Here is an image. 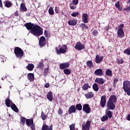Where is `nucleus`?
I'll list each match as a JSON object with an SVG mask.
<instances>
[{"label":"nucleus","mask_w":130,"mask_h":130,"mask_svg":"<svg viewBox=\"0 0 130 130\" xmlns=\"http://www.w3.org/2000/svg\"><path fill=\"white\" fill-rule=\"evenodd\" d=\"M25 121H26V118H25V117L21 118L20 122H21V124H23V125H24V124H25Z\"/></svg>","instance_id":"obj_41"},{"label":"nucleus","mask_w":130,"mask_h":130,"mask_svg":"<svg viewBox=\"0 0 130 130\" xmlns=\"http://www.w3.org/2000/svg\"><path fill=\"white\" fill-rule=\"evenodd\" d=\"M20 12H27V8H26V6L25 4L21 3L20 5Z\"/></svg>","instance_id":"obj_22"},{"label":"nucleus","mask_w":130,"mask_h":130,"mask_svg":"<svg viewBox=\"0 0 130 130\" xmlns=\"http://www.w3.org/2000/svg\"><path fill=\"white\" fill-rule=\"evenodd\" d=\"M127 3H128V4H129L130 3V0H128Z\"/></svg>","instance_id":"obj_63"},{"label":"nucleus","mask_w":130,"mask_h":130,"mask_svg":"<svg viewBox=\"0 0 130 130\" xmlns=\"http://www.w3.org/2000/svg\"><path fill=\"white\" fill-rule=\"evenodd\" d=\"M62 110H61V108H59L58 111V113L59 114V115H61V114H62Z\"/></svg>","instance_id":"obj_51"},{"label":"nucleus","mask_w":130,"mask_h":130,"mask_svg":"<svg viewBox=\"0 0 130 130\" xmlns=\"http://www.w3.org/2000/svg\"><path fill=\"white\" fill-rule=\"evenodd\" d=\"M100 130H105L104 128L101 129Z\"/></svg>","instance_id":"obj_64"},{"label":"nucleus","mask_w":130,"mask_h":130,"mask_svg":"<svg viewBox=\"0 0 130 130\" xmlns=\"http://www.w3.org/2000/svg\"><path fill=\"white\" fill-rule=\"evenodd\" d=\"M115 6L116 7V8H118L120 6V5H119V1H117L115 4Z\"/></svg>","instance_id":"obj_50"},{"label":"nucleus","mask_w":130,"mask_h":130,"mask_svg":"<svg viewBox=\"0 0 130 130\" xmlns=\"http://www.w3.org/2000/svg\"><path fill=\"white\" fill-rule=\"evenodd\" d=\"M31 128L32 130H35V126H34V124H32V125H31Z\"/></svg>","instance_id":"obj_55"},{"label":"nucleus","mask_w":130,"mask_h":130,"mask_svg":"<svg viewBox=\"0 0 130 130\" xmlns=\"http://www.w3.org/2000/svg\"><path fill=\"white\" fill-rule=\"evenodd\" d=\"M117 63H118V64H121L123 63V59L121 58H118L117 59Z\"/></svg>","instance_id":"obj_39"},{"label":"nucleus","mask_w":130,"mask_h":130,"mask_svg":"<svg viewBox=\"0 0 130 130\" xmlns=\"http://www.w3.org/2000/svg\"><path fill=\"white\" fill-rule=\"evenodd\" d=\"M92 34L94 36H97L98 35V31L94 30L92 32Z\"/></svg>","instance_id":"obj_47"},{"label":"nucleus","mask_w":130,"mask_h":130,"mask_svg":"<svg viewBox=\"0 0 130 130\" xmlns=\"http://www.w3.org/2000/svg\"><path fill=\"white\" fill-rule=\"evenodd\" d=\"M100 105L101 107H105L106 105V95H102L101 98Z\"/></svg>","instance_id":"obj_8"},{"label":"nucleus","mask_w":130,"mask_h":130,"mask_svg":"<svg viewBox=\"0 0 130 130\" xmlns=\"http://www.w3.org/2000/svg\"><path fill=\"white\" fill-rule=\"evenodd\" d=\"M42 130H52V125L48 126L44 124L42 126Z\"/></svg>","instance_id":"obj_20"},{"label":"nucleus","mask_w":130,"mask_h":130,"mask_svg":"<svg viewBox=\"0 0 130 130\" xmlns=\"http://www.w3.org/2000/svg\"><path fill=\"white\" fill-rule=\"evenodd\" d=\"M86 65L88 67V68H93V67L94 66L93 65V62H92V61L91 60L88 61L86 63Z\"/></svg>","instance_id":"obj_33"},{"label":"nucleus","mask_w":130,"mask_h":130,"mask_svg":"<svg viewBox=\"0 0 130 130\" xmlns=\"http://www.w3.org/2000/svg\"><path fill=\"white\" fill-rule=\"evenodd\" d=\"M49 86H50V84H49V83H47L45 84V88H49Z\"/></svg>","instance_id":"obj_54"},{"label":"nucleus","mask_w":130,"mask_h":130,"mask_svg":"<svg viewBox=\"0 0 130 130\" xmlns=\"http://www.w3.org/2000/svg\"><path fill=\"white\" fill-rule=\"evenodd\" d=\"M11 108L12 110H14L15 112H18V109L16 105L15 104H13L12 105H11Z\"/></svg>","instance_id":"obj_34"},{"label":"nucleus","mask_w":130,"mask_h":130,"mask_svg":"<svg viewBox=\"0 0 130 130\" xmlns=\"http://www.w3.org/2000/svg\"><path fill=\"white\" fill-rule=\"evenodd\" d=\"M27 78L30 82H33L34 81L35 76L33 73H28L27 74Z\"/></svg>","instance_id":"obj_21"},{"label":"nucleus","mask_w":130,"mask_h":130,"mask_svg":"<svg viewBox=\"0 0 130 130\" xmlns=\"http://www.w3.org/2000/svg\"><path fill=\"white\" fill-rule=\"evenodd\" d=\"M76 124H72L71 125H70V130H76Z\"/></svg>","instance_id":"obj_42"},{"label":"nucleus","mask_w":130,"mask_h":130,"mask_svg":"<svg viewBox=\"0 0 130 130\" xmlns=\"http://www.w3.org/2000/svg\"><path fill=\"white\" fill-rule=\"evenodd\" d=\"M124 53H125L127 55H130V48L124 50Z\"/></svg>","instance_id":"obj_40"},{"label":"nucleus","mask_w":130,"mask_h":130,"mask_svg":"<svg viewBox=\"0 0 130 130\" xmlns=\"http://www.w3.org/2000/svg\"><path fill=\"white\" fill-rule=\"evenodd\" d=\"M48 12L50 15H54V11L53 10V8H52V7H50L49 9Z\"/></svg>","instance_id":"obj_37"},{"label":"nucleus","mask_w":130,"mask_h":130,"mask_svg":"<svg viewBox=\"0 0 130 130\" xmlns=\"http://www.w3.org/2000/svg\"><path fill=\"white\" fill-rule=\"evenodd\" d=\"M106 114H107V116H108L109 118H111V117H112L113 112H111V111H109V110H107L106 111Z\"/></svg>","instance_id":"obj_27"},{"label":"nucleus","mask_w":130,"mask_h":130,"mask_svg":"<svg viewBox=\"0 0 130 130\" xmlns=\"http://www.w3.org/2000/svg\"><path fill=\"white\" fill-rule=\"evenodd\" d=\"M55 12L56 14H59V8L57 7L55 8Z\"/></svg>","instance_id":"obj_49"},{"label":"nucleus","mask_w":130,"mask_h":130,"mask_svg":"<svg viewBox=\"0 0 130 130\" xmlns=\"http://www.w3.org/2000/svg\"><path fill=\"white\" fill-rule=\"evenodd\" d=\"M106 75L108 77H112V71L110 69H107L106 71Z\"/></svg>","instance_id":"obj_28"},{"label":"nucleus","mask_w":130,"mask_h":130,"mask_svg":"<svg viewBox=\"0 0 130 130\" xmlns=\"http://www.w3.org/2000/svg\"><path fill=\"white\" fill-rule=\"evenodd\" d=\"M74 48L76 49V50H79L81 51V50H83V49H85V46L81 44L80 42H77L75 45Z\"/></svg>","instance_id":"obj_6"},{"label":"nucleus","mask_w":130,"mask_h":130,"mask_svg":"<svg viewBox=\"0 0 130 130\" xmlns=\"http://www.w3.org/2000/svg\"><path fill=\"white\" fill-rule=\"evenodd\" d=\"M77 20L76 19H70L68 21V25L70 26H76L77 25Z\"/></svg>","instance_id":"obj_16"},{"label":"nucleus","mask_w":130,"mask_h":130,"mask_svg":"<svg viewBox=\"0 0 130 130\" xmlns=\"http://www.w3.org/2000/svg\"><path fill=\"white\" fill-rule=\"evenodd\" d=\"M70 67V63L69 62H64L60 64L59 68L61 70H65Z\"/></svg>","instance_id":"obj_12"},{"label":"nucleus","mask_w":130,"mask_h":130,"mask_svg":"<svg viewBox=\"0 0 130 130\" xmlns=\"http://www.w3.org/2000/svg\"><path fill=\"white\" fill-rule=\"evenodd\" d=\"M117 37L119 38H122L123 36H124V31L122 28H119L117 31Z\"/></svg>","instance_id":"obj_11"},{"label":"nucleus","mask_w":130,"mask_h":130,"mask_svg":"<svg viewBox=\"0 0 130 130\" xmlns=\"http://www.w3.org/2000/svg\"><path fill=\"white\" fill-rule=\"evenodd\" d=\"M92 88L95 92H98V91H99V87H98V84H97V83H94L93 84Z\"/></svg>","instance_id":"obj_29"},{"label":"nucleus","mask_w":130,"mask_h":130,"mask_svg":"<svg viewBox=\"0 0 130 130\" xmlns=\"http://www.w3.org/2000/svg\"><path fill=\"white\" fill-rule=\"evenodd\" d=\"M47 98L49 101H52L53 100V96L52 95V92L51 91H49L47 95Z\"/></svg>","instance_id":"obj_24"},{"label":"nucleus","mask_w":130,"mask_h":130,"mask_svg":"<svg viewBox=\"0 0 130 130\" xmlns=\"http://www.w3.org/2000/svg\"><path fill=\"white\" fill-rule=\"evenodd\" d=\"M108 119V116H107V115H104L101 118V120L103 122L106 121V120H107Z\"/></svg>","instance_id":"obj_38"},{"label":"nucleus","mask_w":130,"mask_h":130,"mask_svg":"<svg viewBox=\"0 0 130 130\" xmlns=\"http://www.w3.org/2000/svg\"><path fill=\"white\" fill-rule=\"evenodd\" d=\"M43 68V63L42 62H40L38 64V69H42Z\"/></svg>","instance_id":"obj_44"},{"label":"nucleus","mask_w":130,"mask_h":130,"mask_svg":"<svg viewBox=\"0 0 130 130\" xmlns=\"http://www.w3.org/2000/svg\"><path fill=\"white\" fill-rule=\"evenodd\" d=\"M25 123H26V125H27V126H30L31 125H33V123H34L33 119H27L26 120Z\"/></svg>","instance_id":"obj_23"},{"label":"nucleus","mask_w":130,"mask_h":130,"mask_svg":"<svg viewBox=\"0 0 130 130\" xmlns=\"http://www.w3.org/2000/svg\"><path fill=\"white\" fill-rule=\"evenodd\" d=\"M0 8H3V2H2V0H0Z\"/></svg>","instance_id":"obj_60"},{"label":"nucleus","mask_w":130,"mask_h":130,"mask_svg":"<svg viewBox=\"0 0 130 130\" xmlns=\"http://www.w3.org/2000/svg\"><path fill=\"white\" fill-rule=\"evenodd\" d=\"M124 11H125L126 12H130V6H128L126 8H124Z\"/></svg>","instance_id":"obj_48"},{"label":"nucleus","mask_w":130,"mask_h":130,"mask_svg":"<svg viewBox=\"0 0 130 130\" xmlns=\"http://www.w3.org/2000/svg\"><path fill=\"white\" fill-rule=\"evenodd\" d=\"M14 53L16 57H17V58H19V59H21L24 55V51L19 47H16L14 49Z\"/></svg>","instance_id":"obj_3"},{"label":"nucleus","mask_w":130,"mask_h":130,"mask_svg":"<svg viewBox=\"0 0 130 130\" xmlns=\"http://www.w3.org/2000/svg\"><path fill=\"white\" fill-rule=\"evenodd\" d=\"M89 105L84 104L83 106V110L85 113H91V108L89 107Z\"/></svg>","instance_id":"obj_9"},{"label":"nucleus","mask_w":130,"mask_h":130,"mask_svg":"<svg viewBox=\"0 0 130 130\" xmlns=\"http://www.w3.org/2000/svg\"><path fill=\"white\" fill-rule=\"evenodd\" d=\"M117 8H118V10H119V11H122V8H121L120 6H119Z\"/></svg>","instance_id":"obj_57"},{"label":"nucleus","mask_w":130,"mask_h":130,"mask_svg":"<svg viewBox=\"0 0 130 130\" xmlns=\"http://www.w3.org/2000/svg\"><path fill=\"white\" fill-rule=\"evenodd\" d=\"M117 101V97L115 95H111L109 98L107 103V107L109 109L111 110H114L115 109V104Z\"/></svg>","instance_id":"obj_2"},{"label":"nucleus","mask_w":130,"mask_h":130,"mask_svg":"<svg viewBox=\"0 0 130 130\" xmlns=\"http://www.w3.org/2000/svg\"><path fill=\"white\" fill-rule=\"evenodd\" d=\"M44 35H45V37H48V32H47V31H46V30H45Z\"/></svg>","instance_id":"obj_53"},{"label":"nucleus","mask_w":130,"mask_h":130,"mask_svg":"<svg viewBox=\"0 0 130 130\" xmlns=\"http://www.w3.org/2000/svg\"><path fill=\"white\" fill-rule=\"evenodd\" d=\"M114 82H115V83H116V82H118V78H115L114 79Z\"/></svg>","instance_id":"obj_61"},{"label":"nucleus","mask_w":130,"mask_h":130,"mask_svg":"<svg viewBox=\"0 0 130 130\" xmlns=\"http://www.w3.org/2000/svg\"><path fill=\"white\" fill-rule=\"evenodd\" d=\"M4 57L5 56L0 55V62H4Z\"/></svg>","instance_id":"obj_52"},{"label":"nucleus","mask_w":130,"mask_h":130,"mask_svg":"<svg viewBox=\"0 0 130 130\" xmlns=\"http://www.w3.org/2000/svg\"><path fill=\"white\" fill-rule=\"evenodd\" d=\"M103 58H104V57L103 56H100L99 55H96L95 56V61L96 63H100L102 60H103Z\"/></svg>","instance_id":"obj_13"},{"label":"nucleus","mask_w":130,"mask_h":130,"mask_svg":"<svg viewBox=\"0 0 130 130\" xmlns=\"http://www.w3.org/2000/svg\"><path fill=\"white\" fill-rule=\"evenodd\" d=\"M39 44L41 47H43V46H45V44H46V41H45V37H41L39 40Z\"/></svg>","instance_id":"obj_10"},{"label":"nucleus","mask_w":130,"mask_h":130,"mask_svg":"<svg viewBox=\"0 0 130 130\" xmlns=\"http://www.w3.org/2000/svg\"><path fill=\"white\" fill-rule=\"evenodd\" d=\"M94 82L99 85H103L104 84V79L102 78H97L95 79Z\"/></svg>","instance_id":"obj_18"},{"label":"nucleus","mask_w":130,"mask_h":130,"mask_svg":"<svg viewBox=\"0 0 130 130\" xmlns=\"http://www.w3.org/2000/svg\"><path fill=\"white\" fill-rule=\"evenodd\" d=\"M124 27V24H121L119 25V28H123Z\"/></svg>","instance_id":"obj_59"},{"label":"nucleus","mask_w":130,"mask_h":130,"mask_svg":"<svg viewBox=\"0 0 130 130\" xmlns=\"http://www.w3.org/2000/svg\"><path fill=\"white\" fill-rule=\"evenodd\" d=\"M91 125V121H87L85 124H82V130H90V126Z\"/></svg>","instance_id":"obj_7"},{"label":"nucleus","mask_w":130,"mask_h":130,"mask_svg":"<svg viewBox=\"0 0 130 130\" xmlns=\"http://www.w3.org/2000/svg\"><path fill=\"white\" fill-rule=\"evenodd\" d=\"M70 9H71V10H75V6H70Z\"/></svg>","instance_id":"obj_58"},{"label":"nucleus","mask_w":130,"mask_h":130,"mask_svg":"<svg viewBox=\"0 0 130 130\" xmlns=\"http://www.w3.org/2000/svg\"><path fill=\"white\" fill-rule=\"evenodd\" d=\"M75 108H76V109L77 110H79V111H81V110H82V105L81 104H77L76 105Z\"/></svg>","instance_id":"obj_36"},{"label":"nucleus","mask_w":130,"mask_h":130,"mask_svg":"<svg viewBox=\"0 0 130 130\" xmlns=\"http://www.w3.org/2000/svg\"><path fill=\"white\" fill-rule=\"evenodd\" d=\"M26 69H27V70L30 71H33V69H34V64H28L26 67Z\"/></svg>","instance_id":"obj_30"},{"label":"nucleus","mask_w":130,"mask_h":130,"mask_svg":"<svg viewBox=\"0 0 130 130\" xmlns=\"http://www.w3.org/2000/svg\"><path fill=\"white\" fill-rule=\"evenodd\" d=\"M13 6V3L10 1H7L5 2V7L6 8H11Z\"/></svg>","instance_id":"obj_31"},{"label":"nucleus","mask_w":130,"mask_h":130,"mask_svg":"<svg viewBox=\"0 0 130 130\" xmlns=\"http://www.w3.org/2000/svg\"><path fill=\"white\" fill-rule=\"evenodd\" d=\"M41 117L43 120H45V119H46V114L43 113V112H42Z\"/></svg>","instance_id":"obj_43"},{"label":"nucleus","mask_w":130,"mask_h":130,"mask_svg":"<svg viewBox=\"0 0 130 130\" xmlns=\"http://www.w3.org/2000/svg\"><path fill=\"white\" fill-rule=\"evenodd\" d=\"M77 111V109L76 108V107L74 105L71 106L68 110V112L69 114H72V113H75V112Z\"/></svg>","instance_id":"obj_14"},{"label":"nucleus","mask_w":130,"mask_h":130,"mask_svg":"<svg viewBox=\"0 0 130 130\" xmlns=\"http://www.w3.org/2000/svg\"><path fill=\"white\" fill-rule=\"evenodd\" d=\"M13 103L12 101L10 100V99L8 98L5 101V104L7 107H11V104Z\"/></svg>","instance_id":"obj_25"},{"label":"nucleus","mask_w":130,"mask_h":130,"mask_svg":"<svg viewBox=\"0 0 130 130\" xmlns=\"http://www.w3.org/2000/svg\"><path fill=\"white\" fill-rule=\"evenodd\" d=\"M63 72L65 74V75H71V73H72V72L71 71V70L69 69H65L63 70Z\"/></svg>","instance_id":"obj_35"},{"label":"nucleus","mask_w":130,"mask_h":130,"mask_svg":"<svg viewBox=\"0 0 130 130\" xmlns=\"http://www.w3.org/2000/svg\"><path fill=\"white\" fill-rule=\"evenodd\" d=\"M94 74L96 75V76H103V70H102L101 69H96L94 71Z\"/></svg>","instance_id":"obj_19"},{"label":"nucleus","mask_w":130,"mask_h":130,"mask_svg":"<svg viewBox=\"0 0 130 130\" xmlns=\"http://www.w3.org/2000/svg\"><path fill=\"white\" fill-rule=\"evenodd\" d=\"M71 16L72 17H77V16H79V12H74L71 14Z\"/></svg>","instance_id":"obj_45"},{"label":"nucleus","mask_w":130,"mask_h":130,"mask_svg":"<svg viewBox=\"0 0 130 130\" xmlns=\"http://www.w3.org/2000/svg\"><path fill=\"white\" fill-rule=\"evenodd\" d=\"M15 16H19V13L18 12H15Z\"/></svg>","instance_id":"obj_62"},{"label":"nucleus","mask_w":130,"mask_h":130,"mask_svg":"<svg viewBox=\"0 0 130 130\" xmlns=\"http://www.w3.org/2000/svg\"><path fill=\"white\" fill-rule=\"evenodd\" d=\"M123 88L128 96H130V82L128 81H124Z\"/></svg>","instance_id":"obj_4"},{"label":"nucleus","mask_w":130,"mask_h":130,"mask_svg":"<svg viewBox=\"0 0 130 130\" xmlns=\"http://www.w3.org/2000/svg\"><path fill=\"white\" fill-rule=\"evenodd\" d=\"M89 18V16H88V14L86 13H84L82 14V22L83 23H88V19Z\"/></svg>","instance_id":"obj_17"},{"label":"nucleus","mask_w":130,"mask_h":130,"mask_svg":"<svg viewBox=\"0 0 130 130\" xmlns=\"http://www.w3.org/2000/svg\"><path fill=\"white\" fill-rule=\"evenodd\" d=\"M80 26L81 28H82V29H89V27H88V25H87L85 23H81L80 24Z\"/></svg>","instance_id":"obj_32"},{"label":"nucleus","mask_w":130,"mask_h":130,"mask_svg":"<svg viewBox=\"0 0 130 130\" xmlns=\"http://www.w3.org/2000/svg\"><path fill=\"white\" fill-rule=\"evenodd\" d=\"M67 50H68V46L66 45H62L59 49L57 47L55 48V51L57 54H64L67 52Z\"/></svg>","instance_id":"obj_5"},{"label":"nucleus","mask_w":130,"mask_h":130,"mask_svg":"<svg viewBox=\"0 0 130 130\" xmlns=\"http://www.w3.org/2000/svg\"><path fill=\"white\" fill-rule=\"evenodd\" d=\"M127 120H129L130 121V114H128L126 117Z\"/></svg>","instance_id":"obj_56"},{"label":"nucleus","mask_w":130,"mask_h":130,"mask_svg":"<svg viewBox=\"0 0 130 130\" xmlns=\"http://www.w3.org/2000/svg\"><path fill=\"white\" fill-rule=\"evenodd\" d=\"M90 88H91V86H90V85L88 83H85L83 85V86H82V90H84V91L90 89Z\"/></svg>","instance_id":"obj_26"},{"label":"nucleus","mask_w":130,"mask_h":130,"mask_svg":"<svg viewBox=\"0 0 130 130\" xmlns=\"http://www.w3.org/2000/svg\"><path fill=\"white\" fill-rule=\"evenodd\" d=\"M73 4L75 6L78 5L79 4V0H73Z\"/></svg>","instance_id":"obj_46"},{"label":"nucleus","mask_w":130,"mask_h":130,"mask_svg":"<svg viewBox=\"0 0 130 130\" xmlns=\"http://www.w3.org/2000/svg\"><path fill=\"white\" fill-rule=\"evenodd\" d=\"M24 26L27 30H30V32L32 35H35V36L39 37L42 35L43 33L42 28L39 26V25L29 22L25 23Z\"/></svg>","instance_id":"obj_1"},{"label":"nucleus","mask_w":130,"mask_h":130,"mask_svg":"<svg viewBox=\"0 0 130 130\" xmlns=\"http://www.w3.org/2000/svg\"><path fill=\"white\" fill-rule=\"evenodd\" d=\"M84 96L86 99H91V98H93V97H94V92L89 91L86 93Z\"/></svg>","instance_id":"obj_15"}]
</instances>
